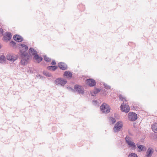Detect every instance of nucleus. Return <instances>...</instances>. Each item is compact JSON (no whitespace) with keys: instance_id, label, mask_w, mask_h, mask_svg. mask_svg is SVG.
<instances>
[{"instance_id":"obj_1","label":"nucleus","mask_w":157,"mask_h":157,"mask_svg":"<svg viewBox=\"0 0 157 157\" xmlns=\"http://www.w3.org/2000/svg\"><path fill=\"white\" fill-rule=\"evenodd\" d=\"M29 55L33 57V59L36 62L39 63L42 61V58L38 56L36 50L33 48H30L29 49Z\"/></svg>"},{"instance_id":"obj_2","label":"nucleus","mask_w":157,"mask_h":157,"mask_svg":"<svg viewBox=\"0 0 157 157\" xmlns=\"http://www.w3.org/2000/svg\"><path fill=\"white\" fill-rule=\"evenodd\" d=\"M101 111L103 113H108L110 112L111 108L107 104L103 103L100 107Z\"/></svg>"},{"instance_id":"obj_3","label":"nucleus","mask_w":157,"mask_h":157,"mask_svg":"<svg viewBox=\"0 0 157 157\" xmlns=\"http://www.w3.org/2000/svg\"><path fill=\"white\" fill-rule=\"evenodd\" d=\"M125 141L126 143L129 146V147L133 150H135L136 148V146L135 143L132 141L130 138L128 136H126L125 138Z\"/></svg>"},{"instance_id":"obj_4","label":"nucleus","mask_w":157,"mask_h":157,"mask_svg":"<svg viewBox=\"0 0 157 157\" xmlns=\"http://www.w3.org/2000/svg\"><path fill=\"white\" fill-rule=\"evenodd\" d=\"M123 126V123L121 121L117 122L115 124L113 130L114 132H117L122 128Z\"/></svg>"},{"instance_id":"obj_5","label":"nucleus","mask_w":157,"mask_h":157,"mask_svg":"<svg viewBox=\"0 0 157 157\" xmlns=\"http://www.w3.org/2000/svg\"><path fill=\"white\" fill-rule=\"evenodd\" d=\"M20 53L22 55L25 54V52L28 49V47L23 44H20L18 46Z\"/></svg>"},{"instance_id":"obj_6","label":"nucleus","mask_w":157,"mask_h":157,"mask_svg":"<svg viewBox=\"0 0 157 157\" xmlns=\"http://www.w3.org/2000/svg\"><path fill=\"white\" fill-rule=\"evenodd\" d=\"M121 110L124 112L127 113L130 110V107L128 104L123 103L121 104Z\"/></svg>"},{"instance_id":"obj_7","label":"nucleus","mask_w":157,"mask_h":157,"mask_svg":"<svg viewBox=\"0 0 157 157\" xmlns=\"http://www.w3.org/2000/svg\"><path fill=\"white\" fill-rule=\"evenodd\" d=\"M128 118L131 121H135L137 118V115L133 112H130L128 114Z\"/></svg>"},{"instance_id":"obj_8","label":"nucleus","mask_w":157,"mask_h":157,"mask_svg":"<svg viewBox=\"0 0 157 157\" xmlns=\"http://www.w3.org/2000/svg\"><path fill=\"white\" fill-rule=\"evenodd\" d=\"M96 83L95 81L92 79H88L86 81V84L90 87L94 86L96 84Z\"/></svg>"},{"instance_id":"obj_9","label":"nucleus","mask_w":157,"mask_h":157,"mask_svg":"<svg viewBox=\"0 0 157 157\" xmlns=\"http://www.w3.org/2000/svg\"><path fill=\"white\" fill-rule=\"evenodd\" d=\"M7 59L11 61H14L17 58V57L16 56H14L11 54H8L6 56Z\"/></svg>"},{"instance_id":"obj_10","label":"nucleus","mask_w":157,"mask_h":157,"mask_svg":"<svg viewBox=\"0 0 157 157\" xmlns=\"http://www.w3.org/2000/svg\"><path fill=\"white\" fill-rule=\"evenodd\" d=\"M154 151V149L152 148H149L147 151L146 153V157H151Z\"/></svg>"},{"instance_id":"obj_11","label":"nucleus","mask_w":157,"mask_h":157,"mask_svg":"<svg viewBox=\"0 0 157 157\" xmlns=\"http://www.w3.org/2000/svg\"><path fill=\"white\" fill-rule=\"evenodd\" d=\"M3 40L6 42L8 41L10 39L12 36L10 33H6L4 34Z\"/></svg>"},{"instance_id":"obj_12","label":"nucleus","mask_w":157,"mask_h":157,"mask_svg":"<svg viewBox=\"0 0 157 157\" xmlns=\"http://www.w3.org/2000/svg\"><path fill=\"white\" fill-rule=\"evenodd\" d=\"M63 75L65 78L71 79L72 77V74L69 71H66L64 73Z\"/></svg>"},{"instance_id":"obj_13","label":"nucleus","mask_w":157,"mask_h":157,"mask_svg":"<svg viewBox=\"0 0 157 157\" xmlns=\"http://www.w3.org/2000/svg\"><path fill=\"white\" fill-rule=\"evenodd\" d=\"M137 146L138 149V152L143 151L146 150V147L142 145H139L137 144Z\"/></svg>"},{"instance_id":"obj_14","label":"nucleus","mask_w":157,"mask_h":157,"mask_svg":"<svg viewBox=\"0 0 157 157\" xmlns=\"http://www.w3.org/2000/svg\"><path fill=\"white\" fill-rule=\"evenodd\" d=\"M59 67L61 69L64 70L67 69V67L66 65L63 63H60L58 64Z\"/></svg>"},{"instance_id":"obj_15","label":"nucleus","mask_w":157,"mask_h":157,"mask_svg":"<svg viewBox=\"0 0 157 157\" xmlns=\"http://www.w3.org/2000/svg\"><path fill=\"white\" fill-rule=\"evenodd\" d=\"M74 90L79 93H82L83 92L82 87L78 85H75L74 86Z\"/></svg>"},{"instance_id":"obj_16","label":"nucleus","mask_w":157,"mask_h":157,"mask_svg":"<svg viewBox=\"0 0 157 157\" xmlns=\"http://www.w3.org/2000/svg\"><path fill=\"white\" fill-rule=\"evenodd\" d=\"M152 131L155 133H157V123L153 124L151 125Z\"/></svg>"},{"instance_id":"obj_17","label":"nucleus","mask_w":157,"mask_h":157,"mask_svg":"<svg viewBox=\"0 0 157 157\" xmlns=\"http://www.w3.org/2000/svg\"><path fill=\"white\" fill-rule=\"evenodd\" d=\"M13 39L15 41L20 42L22 40V38L21 36L18 35H15L13 36Z\"/></svg>"},{"instance_id":"obj_18","label":"nucleus","mask_w":157,"mask_h":157,"mask_svg":"<svg viewBox=\"0 0 157 157\" xmlns=\"http://www.w3.org/2000/svg\"><path fill=\"white\" fill-rule=\"evenodd\" d=\"M56 82L61 85H64L67 82V81L66 80H64L63 79L61 78L57 79L56 80Z\"/></svg>"},{"instance_id":"obj_19","label":"nucleus","mask_w":157,"mask_h":157,"mask_svg":"<svg viewBox=\"0 0 157 157\" xmlns=\"http://www.w3.org/2000/svg\"><path fill=\"white\" fill-rule=\"evenodd\" d=\"M5 60L6 58L4 56L2 55L0 56V63H4L5 62Z\"/></svg>"},{"instance_id":"obj_20","label":"nucleus","mask_w":157,"mask_h":157,"mask_svg":"<svg viewBox=\"0 0 157 157\" xmlns=\"http://www.w3.org/2000/svg\"><path fill=\"white\" fill-rule=\"evenodd\" d=\"M48 68V69H49L50 70L54 71L57 68V67L56 66H51L49 67Z\"/></svg>"},{"instance_id":"obj_21","label":"nucleus","mask_w":157,"mask_h":157,"mask_svg":"<svg viewBox=\"0 0 157 157\" xmlns=\"http://www.w3.org/2000/svg\"><path fill=\"white\" fill-rule=\"evenodd\" d=\"M128 157H138V156L136 154L131 153L129 154Z\"/></svg>"},{"instance_id":"obj_22","label":"nucleus","mask_w":157,"mask_h":157,"mask_svg":"<svg viewBox=\"0 0 157 157\" xmlns=\"http://www.w3.org/2000/svg\"><path fill=\"white\" fill-rule=\"evenodd\" d=\"M44 59L46 61H50L51 60V59L49 57H47L46 56H44Z\"/></svg>"},{"instance_id":"obj_23","label":"nucleus","mask_w":157,"mask_h":157,"mask_svg":"<svg viewBox=\"0 0 157 157\" xmlns=\"http://www.w3.org/2000/svg\"><path fill=\"white\" fill-rule=\"evenodd\" d=\"M110 120L113 123H114L116 121L115 119L113 117H110Z\"/></svg>"},{"instance_id":"obj_24","label":"nucleus","mask_w":157,"mask_h":157,"mask_svg":"<svg viewBox=\"0 0 157 157\" xmlns=\"http://www.w3.org/2000/svg\"><path fill=\"white\" fill-rule=\"evenodd\" d=\"M3 32V30L2 29L0 28V36H2Z\"/></svg>"},{"instance_id":"obj_25","label":"nucleus","mask_w":157,"mask_h":157,"mask_svg":"<svg viewBox=\"0 0 157 157\" xmlns=\"http://www.w3.org/2000/svg\"><path fill=\"white\" fill-rule=\"evenodd\" d=\"M56 63L55 62V61H52V65H54V64H55Z\"/></svg>"},{"instance_id":"obj_26","label":"nucleus","mask_w":157,"mask_h":157,"mask_svg":"<svg viewBox=\"0 0 157 157\" xmlns=\"http://www.w3.org/2000/svg\"><path fill=\"white\" fill-rule=\"evenodd\" d=\"M1 48V46L0 45V49Z\"/></svg>"}]
</instances>
